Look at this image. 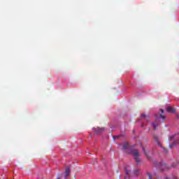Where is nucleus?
<instances>
[{"label":"nucleus","instance_id":"f3484780","mask_svg":"<svg viewBox=\"0 0 179 179\" xmlns=\"http://www.w3.org/2000/svg\"><path fill=\"white\" fill-rule=\"evenodd\" d=\"M166 179H170V178H166Z\"/></svg>","mask_w":179,"mask_h":179},{"label":"nucleus","instance_id":"6e6552de","mask_svg":"<svg viewBox=\"0 0 179 179\" xmlns=\"http://www.w3.org/2000/svg\"><path fill=\"white\" fill-rule=\"evenodd\" d=\"M122 149L123 150H128V149H129V144H128L127 143L123 144Z\"/></svg>","mask_w":179,"mask_h":179},{"label":"nucleus","instance_id":"f8f14e48","mask_svg":"<svg viewBox=\"0 0 179 179\" xmlns=\"http://www.w3.org/2000/svg\"><path fill=\"white\" fill-rule=\"evenodd\" d=\"M164 152H165L166 153H169V150L164 148Z\"/></svg>","mask_w":179,"mask_h":179},{"label":"nucleus","instance_id":"20e7f679","mask_svg":"<svg viewBox=\"0 0 179 179\" xmlns=\"http://www.w3.org/2000/svg\"><path fill=\"white\" fill-rule=\"evenodd\" d=\"M64 174V179H68L69 176L71 174V169L69 167L66 168Z\"/></svg>","mask_w":179,"mask_h":179},{"label":"nucleus","instance_id":"423d86ee","mask_svg":"<svg viewBox=\"0 0 179 179\" xmlns=\"http://www.w3.org/2000/svg\"><path fill=\"white\" fill-rule=\"evenodd\" d=\"M153 138H154V139L156 141V142H157L158 146H159V148H162V143H160V141H159V139L157 138V136L154 135V136H153Z\"/></svg>","mask_w":179,"mask_h":179},{"label":"nucleus","instance_id":"f257e3e1","mask_svg":"<svg viewBox=\"0 0 179 179\" xmlns=\"http://www.w3.org/2000/svg\"><path fill=\"white\" fill-rule=\"evenodd\" d=\"M131 153L133 154L134 160L136 162V163H139V162H141V160H139V150H131Z\"/></svg>","mask_w":179,"mask_h":179},{"label":"nucleus","instance_id":"a211bd4d","mask_svg":"<svg viewBox=\"0 0 179 179\" xmlns=\"http://www.w3.org/2000/svg\"><path fill=\"white\" fill-rule=\"evenodd\" d=\"M116 138H119V136H116Z\"/></svg>","mask_w":179,"mask_h":179},{"label":"nucleus","instance_id":"9b49d317","mask_svg":"<svg viewBox=\"0 0 179 179\" xmlns=\"http://www.w3.org/2000/svg\"><path fill=\"white\" fill-rule=\"evenodd\" d=\"M148 179H152V175L150 173H148Z\"/></svg>","mask_w":179,"mask_h":179},{"label":"nucleus","instance_id":"2eb2a0df","mask_svg":"<svg viewBox=\"0 0 179 179\" xmlns=\"http://www.w3.org/2000/svg\"><path fill=\"white\" fill-rule=\"evenodd\" d=\"M143 150L144 153H145V155H147V154H146V150H145V148H143Z\"/></svg>","mask_w":179,"mask_h":179},{"label":"nucleus","instance_id":"ddd939ff","mask_svg":"<svg viewBox=\"0 0 179 179\" xmlns=\"http://www.w3.org/2000/svg\"><path fill=\"white\" fill-rule=\"evenodd\" d=\"M141 117H142V118H145V117H146V115L142 114V115H141Z\"/></svg>","mask_w":179,"mask_h":179},{"label":"nucleus","instance_id":"1a4fd4ad","mask_svg":"<svg viewBox=\"0 0 179 179\" xmlns=\"http://www.w3.org/2000/svg\"><path fill=\"white\" fill-rule=\"evenodd\" d=\"M158 125H159V124H157V123H152V127H153L154 131H156V129H157Z\"/></svg>","mask_w":179,"mask_h":179},{"label":"nucleus","instance_id":"0eeeda50","mask_svg":"<svg viewBox=\"0 0 179 179\" xmlns=\"http://www.w3.org/2000/svg\"><path fill=\"white\" fill-rule=\"evenodd\" d=\"M139 174H141V172H139V169H136L133 172V176L134 177H138V176H139Z\"/></svg>","mask_w":179,"mask_h":179},{"label":"nucleus","instance_id":"dca6fc26","mask_svg":"<svg viewBox=\"0 0 179 179\" xmlns=\"http://www.w3.org/2000/svg\"><path fill=\"white\" fill-rule=\"evenodd\" d=\"M174 146V144L169 145V148H173Z\"/></svg>","mask_w":179,"mask_h":179},{"label":"nucleus","instance_id":"6ab92c4d","mask_svg":"<svg viewBox=\"0 0 179 179\" xmlns=\"http://www.w3.org/2000/svg\"><path fill=\"white\" fill-rule=\"evenodd\" d=\"M178 143H179V142H178Z\"/></svg>","mask_w":179,"mask_h":179},{"label":"nucleus","instance_id":"9d476101","mask_svg":"<svg viewBox=\"0 0 179 179\" xmlns=\"http://www.w3.org/2000/svg\"><path fill=\"white\" fill-rule=\"evenodd\" d=\"M62 173H59L58 176H57V179H60L62 178Z\"/></svg>","mask_w":179,"mask_h":179},{"label":"nucleus","instance_id":"7ed1b4c3","mask_svg":"<svg viewBox=\"0 0 179 179\" xmlns=\"http://www.w3.org/2000/svg\"><path fill=\"white\" fill-rule=\"evenodd\" d=\"M93 131L94 132V134H101L103 132H104V127H94L93 128Z\"/></svg>","mask_w":179,"mask_h":179},{"label":"nucleus","instance_id":"39448f33","mask_svg":"<svg viewBox=\"0 0 179 179\" xmlns=\"http://www.w3.org/2000/svg\"><path fill=\"white\" fill-rule=\"evenodd\" d=\"M166 111L168 113H171L172 114H174L176 113V109L173 108V106H167Z\"/></svg>","mask_w":179,"mask_h":179},{"label":"nucleus","instance_id":"4468645a","mask_svg":"<svg viewBox=\"0 0 179 179\" xmlns=\"http://www.w3.org/2000/svg\"><path fill=\"white\" fill-rule=\"evenodd\" d=\"M127 176H129V171H126Z\"/></svg>","mask_w":179,"mask_h":179},{"label":"nucleus","instance_id":"f03ea898","mask_svg":"<svg viewBox=\"0 0 179 179\" xmlns=\"http://www.w3.org/2000/svg\"><path fill=\"white\" fill-rule=\"evenodd\" d=\"M160 111L162 112V113L156 114L155 117L157 120L162 118V122H164V120H166V116L163 115V114L164 113V110L163 109H161Z\"/></svg>","mask_w":179,"mask_h":179}]
</instances>
